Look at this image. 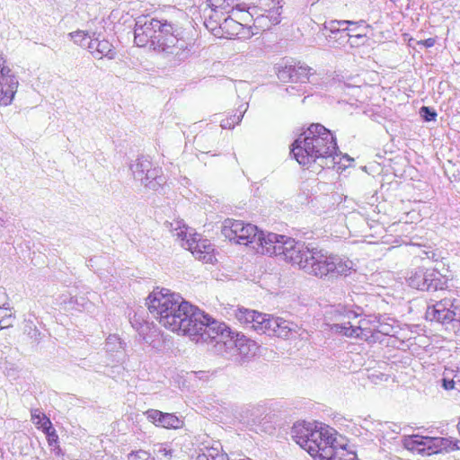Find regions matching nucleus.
Instances as JSON below:
<instances>
[{"label": "nucleus", "instance_id": "1", "mask_svg": "<svg viewBox=\"0 0 460 460\" xmlns=\"http://www.w3.org/2000/svg\"><path fill=\"white\" fill-rule=\"evenodd\" d=\"M135 43L172 57L176 61L187 59L194 46L190 39L181 36L179 29L167 21L149 16H139L134 28Z\"/></svg>", "mask_w": 460, "mask_h": 460}, {"label": "nucleus", "instance_id": "2", "mask_svg": "<svg viewBox=\"0 0 460 460\" xmlns=\"http://www.w3.org/2000/svg\"><path fill=\"white\" fill-rule=\"evenodd\" d=\"M291 155L297 163L310 168L318 164L321 168H334L340 162L339 148L332 132L321 124H312L292 144Z\"/></svg>", "mask_w": 460, "mask_h": 460}, {"label": "nucleus", "instance_id": "3", "mask_svg": "<svg viewBox=\"0 0 460 460\" xmlns=\"http://www.w3.org/2000/svg\"><path fill=\"white\" fill-rule=\"evenodd\" d=\"M146 305L150 314L160 324L172 332L183 335L191 332L190 329L193 314L198 308L185 301L179 294L167 288H156L148 296Z\"/></svg>", "mask_w": 460, "mask_h": 460}, {"label": "nucleus", "instance_id": "4", "mask_svg": "<svg viewBox=\"0 0 460 460\" xmlns=\"http://www.w3.org/2000/svg\"><path fill=\"white\" fill-rule=\"evenodd\" d=\"M266 240L268 243L266 242L263 245V254L279 256L305 273L314 276L321 250L275 233H268Z\"/></svg>", "mask_w": 460, "mask_h": 460}, {"label": "nucleus", "instance_id": "5", "mask_svg": "<svg viewBox=\"0 0 460 460\" xmlns=\"http://www.w3.org/2000/svg\"><path fill=\"white\" fill-rule=\"evenodd\" d=\"M236 320L261 334L289 339L299 334L300 327L280 317L259 313L244 307L234 309Z\"/></svg>", "mask_w": 460, "mask_h": 460}, {"label": "nucleus", "instance_id": "6", "mask_svg": "<svg viewBox=\"0 0 460 460\" xmlns=\"http://www.w3.org/2000/svg\"><path fill=\"white\" fill-rule=\"evenodd\" d=\"M193 315L194 318L190 325V329H193V332H186L185 335L197 343L215 342L216 348L217 341H226L234 334L225 323L212 320L199 309Z\"/></svg>", "mask_w": 460, "mask_h": 460}, {"label": "nucleus", "instance_id": "7", "mask_svg": "<svg viewBox=\"0 0 460 460\" xmlns=\"http://www.w3.org/2000/svg\"><path fill=\"white\" fill-rule=\"evenodd\" d=\"M221 233L229 241L251 246L258 253L263 254V245L266 242L268 243L267 234L259 231L254 225L244 224L239 220L230 218L225 220Z\"/></svg>", "mask_w": 460, "mask_h": 460}, {"label": "nucleus", "instance_id": "8", "mask_svg": "<svg viewBox=\"0 0 460 460\" xmlns=\"http://www.w3.org/2000/svg\"><path fill=\"white\" fill-rule=\"evenodd\" d=\"M441 298L435 305L428 306L426 319L436 321L447 328L451 327L455 333H460V299L456 298L453 292Z\"/></svg>", "mask_w": 460, "mask_h": 460}, {"label": "nucleus", "instance_id": "9", "mask_svg": "<svg viewBox=\"0 0 460 460\" xmlns=\"http://www.w3.org/2000/svg\"><path fill=\"white\" fill-rule=\"evenodd\" d=\"M405 448L422 455L431 456L460 449V440L440 437L412 435L404 438Z\"/></svg>", "mask_w": 460, "mask_h": 460}, {"label": "nucleus", "instance_id": "10", "mask_svg": "<svg viewBox=\"0 0 460 460\" xmlns=\"http://www.w3.org/2000/svg\"><path fill=\"white\" fill-rule=\"evenodd\" d=\"M167 227L173 236L179 240L181 246L189 250L198 260L205 262L212 261L213 247L207 240L196 238V234L188 233V227L181 221L167 223Z\"/></svg>", "mask_w": 460, "mask_h": 460}, {"label": "nucleus", "instance_id": "11", "mask_svg": "<svg viewBox=\"0 0 460 460\" xmlns=\"http://www.w3.org/2000/svg\"><path fill=\"white\" fill-rule=\"evenodd\" d=\"M256 342L244 335L234 332L226 341H219L216 352L235 363H242L256 354Z\"/></svg>", "mask_w": 460, "mask_h": 460}, {"label": "nucleus", "instance_id": "12", "mask_svg": "<svg viewBox=\"0 0 460 460\" xmlns=\"http://www.w3.org/2000/svg\"><path fill=\"white\" fill-rule=\"evenodd\" d=\"M406 281L413 288L421 291H444L447 288V279L434 269L420 267L409 272Z\"/></svg>", "mask_w": 460, "mask_h": 460}, {"label": "nucleus", "instance_id": "13", "mask_svg": "<svg viewBox=\"0 0 460 460\" xmlns=\"http://www.w3.org/2000/svg\"><path fill=\"white\" fill-rule=\"evenodd\" d=\"M129 169L134 178L148 189L156 190L165 183L161 169L154 167L148 157H137L130 164Z\"/></svg>", "mask_w": 460, "mask_h": 460}, {"label": "nucleus", "instance_id": "14", "mask_svg": "<svg viewBox=\"0 0 460 460\" xmlns=\"http://www.w3.org/2000/svg\"><path fill=\"white\" fill-rule=\"evenodd\" d=\"M341 315L342 316V321L331 325V331L332 332L342 334L347 337L360 338L366 341L369 339L368 333H370L371 331L367 327L368 322L366 319H360L358 322H353L360 316V314L352 310L343 309Z\"/></svg>", "mask_w": 460, "mask_h": 460}, {"label": "nucleus", "instance_id": "15", "mask_svg": "<svg viewBox=\"0 0 460 460\" xmlns=\"http://www.w3.org/2000/svg\"><path fill=\"white\" fill-rule=\"evenodd\" d=\"M354 263L349 259L327 254L323 250L314 268V276L323 278L329 274L347 276L353 270Z\"/></svg>", "mask_w": 460, "mask_h": 460}, {"label": "nucleus", "instance_id": "16", "mask_svg": "<svg viewBox=\"0 0 460 460\" xmlns=\"http://www.w3.org/2000/svg\"><path fill=\"white\" fill-rule=\"evenodd\" d=\"M5 59L0 52V104L7 106L13 102L17 92L19 82L17 77L11 73V69L6 66Z\"/></svg>", "mask_w": 460, "mask_h": 460}, {"label": "nucleus", "instance_id": "17", "mask_svg": "<svg viewBox=\"0 0 460 460\" xmlns=\"http://www.w3.org/2000/svg\"><path fill=\"white\" fill-rule=\"evenodd\" d=\"M310 436L313 438H319V441H323V428L319 427L316 423L307 421H297L291 429V437L294 441L298 445L299 443H305V438Z\"/></svg>", "mask_w": 460, "mask_h": 460}, {"label": "nucleus", "instance_id": "18", "mask_svg": "<svg viewBox=\"0 0 460 460\" xmlns=\"http://www.w3.org/2000/svg\"><path fill=\"white\" fill-rule=\"evenodd\" d=\"M317 460H357L354 451L349 450L345 445H339L332 437V443L327 444Z\"/></svg>", "mask_w": 460, "mask_h": 460}, {"label": "nucleus", "instance_id": "19", "mask_svg": "<svg viewBox=\"0 0 460 460\" xmlns=\"http://www.w3.org/2000/svg\"><path fill=\"white\" fill-rule=\"evenodd\" d=\"M148 420L155 426L165 429H180L183 421L173 413H165L161 411L150 409L145 412Z\"/></svg>", "mask_w": 460, "mask_h": 460}, {"label": "nucleus", "instance_id": "20", "mask_svg": "<svg viewBox=\"0 0 460 460\" xmlns=\"http://www.w3.org/2000/svg\"><path fill=\"white\" fill-rule=\"evenodd\" d=\"M89 41L88 51L93 55L94 58L102 59L107 58L113 59L116 57V51L113 45L105 39H100V35L93 36L92 40Z\"/></svg>", "mask_w": 460, "mask_h": 460}, {"label": "nucleus", "instance_id": "21", "mask_svg": "<svg viewBox=\"0 0 460 460\" xmlns=\"http://www.w3.org/2000/svg\"><path fill=\"white\" fill-rule=\"evenodd\" d=\"M332 437L333 436L329 429H323V441H319V438L315 439L310 436H306L305 438L306 442L299 443L298 445L306 452H308V454H310V456H312L314 460H317L322 453V449L325 448L327 444L332 443Z\"/></svg>", "mask_w": 460, "mask_h": 460}, {"label": "nucleus", "instance_id": "22", "mask_svg": "<svg viewBox=\"0 0 460 460\" xmlns=\"http://www.w3.org/2000/svg\"><path fill=\"white\" fill-rule=\"evenodd\" d=\"M238 0H208L209 10L217 11L222 13H229L234 10L244 12L246 4L237 3Z\"/></svg>", "mask_w": 460, "mask_h": 460}, {"label": "nucleus", "instance_id": "23", "mask_svg": "<svg viewBox=\"0 0 460 460\" xmlns=\"http://www.w3.org/2000/svg\"><path fill=\"white\" fill-rule=\"evenodd\" d=\"M226 13H222L217 11L209 10V13L206 16L204 25L215 36L219 37L221 33V25L223 19L226 18Z\"/></svg>", "mask_w": 460, "mask_h": 460}, {"label": "nucleus", "instance_id": "24", "mask_svg": "<svg viewBox=\"0 0 460 460\" xmlns=\"http://www.w3.org/2000/svg\"><path fill=\"white\" fill-rule=\"evenodd\" d=\"M445 390H460V372L446 368L440 380Z\"/></svg>", "mask_w": 460, "mask_h": 460}, {"label": "nucleus", "instance_id": "25", "mask_svg": "<svg viewBox=\"0 0 460 460\" xmlns=\"http://www.w3.org/2000/svg\"><path fill=\"white\" fill-rule=\"evenodd\" d=\"M241 22L235 21L231 17H226L223 19L221 25V33L219 37H232L234 36L235 33H239L238 31L242 29Z\"/></svg>", "mask_w": 460, "mask_h": 460}, {"label": "nucleus", "instance_id": "26", "mask_svg": "<svg viewBox=\"0 0 460 460\" xmlns=\"http://www.w3.org/2000/svg\"><path fill=\"white\" fill-rule=\"evenodd\" d=\"M42 420H43V423L41 424V428L47 434L49 446L50 447H52L53 450L58 449L57 454H58L60 451V449L58 446V437L55 429L52 428V423L49 420V419L47 418L46 416H43Z\"/></svg>", "mask_w": 460, "mask_h": 460}, {"label": "nucleus", "instance_id": "27", "mask_svg": "<svg viewBox=\"0 0 460 460\" xmlns=\"http://www.w3.org/2000/svg\"><path fill=\"white\" fill-rule=\"evenodd\" d=\"M96 33L93 32L90 33L88 31H76L70 32L68 36L70 39L77 45L81 46L82 48H85L89 49V41L92 40L93 37L95 36Z\"/></svg>", "mask_w": 460, "mask_h": 460}, {"label": "nucleus", "instance_id": "28", "mask_svg": "<svg viewBox=\"0 0 460 460\" xmlns=\"http://www.w3.org/2000/svg\"><path fill=\"white\" fill-rule=\"evenodd\" d=\"M196 460H228V456L219 452L217 448L207 447L204 452L199 454Z\"/></svg>", "mask_w": 460, "mask_h": 460}, {"label": "nucleus", "instance_id": "29", "mask_svg": "<svg viewBox=\"0 0 460 460\" xmlns=\"http://www.w3.org/2000/svg\"><path fill=\"white\" fill-rule=\"evenodd\" d=\"M14 318L10 306L0 307V330L13 325Z\"/></svg>", "mask_w": 460, "mask_h": 460}, {"label": "nucleus", "instance_id": "30", "mask_svg": "<svg viewBox=\"0 0 460 460\" xmlns=\"http://www.w3.org/2000/svg\"><path fill=\"white\" fill-rule=\"evenodd\" d=\"M311 70L312 68L305 66L294 65V82L306 83Z\"/></svg>", "mask_w": 460, "mask_h": 460}, {"label": "nucleus", "instance_id": "31", "mask_svg": "<svg viewBox=\"0 0 460 460\" xmlns=\"http://www.w3.org/2000/svg\"><path fill=\"white\" fill-rule=\"evenodd\" d=\"M278 78L282 82H294V65H284L278 67Z\"/></svg>", "mask_w": 460, "mask_h": 460}, {"label": "nucleus", "instance_id": "32", "mask_svg": "<svg viewBox=\"0 0 460 460\" xmlns=\"http://www.w3.org/2000/svg\"><path fill=\"white\" fill-rule=\"evenodd\" d=\"M105 346L108 351H118L119 349H123V342L118 335L111 334L106 339Z\"/></svg>", "mask_w": 460, "mask_h": 460}, {"label": "nucleus", "instance_id": "33", "mask_svg": "<svg viewBox=\"0 0 460 460\" xmlns=\"http://www.w3.org/2000/svg\"><path fill=\"white\" fill-rule=\"evenodd\" d=\"M245 111H240V113L237 115V114H234V116L230 117V118H227L226 119H223L221 121V124L220 126L223 128H233L234 127L235 124H239L243 117V113H244Z\"/></svg>", "mask_w": 460, "mask_h": 460}, {"label": "nucleus", "instance_id": "34", "mask_svg": "<svg viewBox=\"0 0 460 460\" xmlns=\"http://www.w3.org/2000/svg\"><path fill=\"white\" fill-rule=\"evenodd\" d=\"M128 460H155L151 455L145 450L131 452L128 456Z\"/></svg>", "mask_w": 460, "mask_h": 460}, {"label": "nucleus", "instance_id": "35", "mask_svg": "<svg viewBox=\"0 0 460 460\" xmlns=\"http://www.w3.org/2000/svg\"><path fill=\"white\" fill-rule=\"evenodd\" d=\"M420 117L425 121H433L436 119V117H437V112L433 109L427 107V106H422L420 108Z\"/></svg>", "mask_w": 460, "mask_h": 460}, {"label": "nucleus", "instance_id": "36", "mask_svg": "<svg viewBox=\"0 0 460 460\" xmlns=\"http://www.w3.org/2000/svg\"><path fill=\"white\" fill-rule=\"evenodd\" d=\"M342 28L339 27V23L332 20L324 23V30L329 31L332 34H339Z\"/></svg>", "mask_w": 460, "mask_h": 460}, {"label": "nucleus", "instance_id": "37", "mask_svg": "<svg viewBox=\"0 0 460 460\" xmlns=\"http://www.w3.org/2000/svg\"><path fill=\"white\" fill-rule=\"evenodd\" d=\"M238 32L234 36L239 39H250L253 35L251 27L244 26L243 24H242V29Z\"/></svg>", "mask_w": 460, "mask_h": 460}, {"label": "nucleus", "instance_id": "38", "mask_svg": "<svg viewBox=\"0 0 460 460\" xmlns=\"http://www.w3.org/2000/svg\"><path fill=\"white\" fill-rule=\"evenodd\" d=\"M349 28L346 27V28H342L341 30V32L339 33V37H338V40H337V42L339 44H345L348 42L349 39L351 37V35L349 34Z\"/></svg>", "mask_w": 460, "mask_h": 460}, {"label": "nucleus", "instance_id": "39", "mask_svg": "<svg viewBox=\"0 0 460 460\" xmlns=\"http://www.w3.org/2000/svg\"><path fill=\"white\" fill-rule=\"evenodd\" d=\"M43 416H46L45 414H43L40 410L38 409H35V410H32L31 411V420L36 424V425H40L43 423V420H42V417Z\"/></svg>", "mask_w": 460, "mask_h": 460}, {"label": "nucleus", "instance_id": "40", "mask_svg": "<svg viewBox=\"0 0 460 460\" xmlns=\"http://www.w3.org/2000/svg\"><path fill=\"white\" fill-rule=\"evenodd\" d=\"M61 303L66 305H67L69 306V308H71V309L80 310L77 306H75V305H79L76 297L70 296L68 299H66V297H64L62 299Z\"/></svg>", "mask_w": 460, "mask_h": 460}, {"label": "nucleus", "instance_id": "41", "mask_svg": "<svg viewBox=\"0 0 460 460\" xmlns=\"http://www.w3.org/2000/svg\"><path fill=\"white\" fill-rule=\"evenodd\" d=\"M281 9H282V6H278L276 9L270 11V20L275 24H277L280 22L279 16L281 14V11H280Z\"/></svg>", "mask_w": 460, "mask_h": 460}, {"label": "nucleus", "instance_id": "42", "mask_svg": "<svg viewBox=\"0 0 460 460\" xmlns=\"http://www.w3.org/2000/svg\"><path fill=\"white\" fill-rule=\"evenodd\" d=\"M10 306L9 297L4 288H0V307Z\"/></svg>", "mask_w": 460, "mask_h": 460}, {"label": "nucleus", "instance_id": "43", "mask_svg": "<svg viewBox=\"0 0 460 460\" xmlns=\"http://www.w3.org/2000/svg\"><path fill=\"white\" fill-rule=\"evenodd\" d=\"M286 91L290 95H301V89H297L294 85H290V86L287 87Z\"/></svg>", "mask_w": 460, "mask_h": 460}, {"label": "nucleus", "instance_id": "44", "mask_svg": "<svg viewBox=\"0 0 460 460\" xmlns=\"http://www.w3.org/2000/svg\"><path fill=\"white\" fill-rule=\"evenodd\" d=\"M420 43L423 44L427 48H430V47L434 46L435 40L433 38H429Z\"/></svg>", "mask_w": 460, "mask_h": 460}, {"label": "nucleus", "instance_id": "45", "mask_svg": "<svg viewBox=\"0 0 460 460\" xmlns=\"http://www.w3.org/2000/svg\"><path fill=\"white\" fill-rule=\"evenodd\" d=\"M334 22L339 23L340 28H343V26L350 25V23H352V21H349V20H334Z\"/></svg>", "mask_w": 460, "mask_h": 460}, {"label": "nucleus", "instance_id": "46", "mask_svg": "<svg viewBox=\"0 0 460 460\" xmlns=\"http://www.w3.org/2000/svg\"><path fill=\"white\" fill-rule=\"evenodd\" d=\"M339 34H332V32H330L329 35H326V39L329 42H333V41H336L337 42V40H338V36Z\"/></svg>", "mask_w": 460, "mask_h": 460}, {"label": "nucleus", "instance_id": "47", "mask_svg": "<svg viewBox=\"0 0 460 460\" xmlns=\"http://www.w3.org/2000/svg\"><path fill=\"white\" fill-rule=\"evenodd\" d=\"M158 453L163 454L164 456H168V455H170V456H171V451H170V450H167V449H166L165 447H164L163 446H160V447H159Z\"/></svg>", "mask_w": 460, "mask_h": 460}, {"label": "nucleus", "instance_id": "48", "mask_svg": "<svg viewBox=\"0 0 460 460\" xmlns=\"http://www.w3.org/2000/svg\"><path fill=\"white\" fill-rule=\"evenodd\" d=\"M389 328L390 327L388 325L381 326V329L378 330L377 332L384 334H389Z\"/></svg>", "mask_w": 460, "mask_h": 460}, {"label": "nucleus", "instance_id": "49", "mask_svg": "<svg viewBox=\"0 0 460 460\" xmlns=\"http://www.w3.org/2000/svg\"><path fill=\"white\" fill-rule=\"evenodd\" d=\"M145 328H147V324L146 323H145V324H140L139 323V327H137V330L138 331L140 335H144V329Z\"/></svg>", "mask_w": 460, "mask_h": 460}, {"label": "nucleus", "instance_id": "50", "mask_svg": "<svg viewBox=\"0 0 460 460\" xmlns=\"http://www.w3.org/2000/svg\"><path fill=\"white\" fill-rule=\"evenodd\" d=\"M364 23H365V21L364 20H360L358 22H352V23H350V25L359 26V25H362Z\"/></svg>", "mask_w": 460, "mask_h": 460}, {"label": "nucleus", "instance_id": "51", "mask_svg": "<svg viewBox=\"0 0 460 460\" xmlns=\"http://www.w3.org/2000/svg\"><path fill=\"white\" fill-rule=\"evenodd\" d=\"M4 225H5L4 220L2 217H0V231L2 230V228L4 227Z\"/></svg>", "mask_w": 460, "mask_h": 460}, {"label": "nucleus", "instance_id": "52", "mask_svg": "<svg viewBox=\"0 0 460 460\" xmlns=\"http://www.w3.org/2000/svg\"><path fill=\"white\" fill-rule=\"evenodd\" d=\"M363 35H364V34H357V35H355V36H356V37H358V38H360V37H362Z\"/></svg>", "mask_w": 460, "mask_h": 460}, {"label": "nucleus", "instance_id": "53", "mask_svg": "<svg viewBox=\"0 0 460 460\" xmlns=\"http://www.w3.org/2000/svg\"><path fill=\"white\" fill-rule=\"evenodd\" d=\"M339 154H340L339 155H341V153L340 151H339ZM337 158H339V160H341V157H340V156H337L336 159Z\"/></svg>", "mask_w": 460, "mask_h": 460}, {"label": "nucleus", "instance_id": "54", "mask_svg": "<svg viewBox=\"0 0 460 460\" xmlns=\"http://www.w3.org/2000/svg\"><path fill=\"white\" fill-rule=\"evenodd\" d=\"M344 157L347 158L348 160H349V158L348 157V155H345Z\"/></svg>", "mask_w": 460, "mask_h": 460}, {"label": "nucleus", "instance_id": "55", "mask_svg": "<svg viewBox=\"0 0 460 460\" xmlns=\"http://www.w3.org/2000/svg\"><path fill=\"white\" fill-rule=\"evenodd\" d=\"M143 340H145L146 342H148V341L146 337H143Z\"/></svg>", "mask_w": 460, "mask_h": 460}, {"label": "nucleus", "instance_id": "56", "mask_svg": "<svg viewBox=\"0 0 460 460\" xmlns=\"http://www.w3.org/2000/svg\"><path fill=\"white\" fill-rule=\"evenodd\" d=\"M358 460V459H357Z\"/></svg>", "mask_w": 460, "mask_h": 460}]
</instances>
